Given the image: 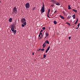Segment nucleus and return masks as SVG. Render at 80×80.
<instances>
[{
  "instance_id": "obj_1",
  "label": "nucleus",
  "mask_w": 80,
  "mask_h": 80,
  "mask_svg": "<svg viewBox=\"0 0 80 80\" xmlns=\"http://www.w3.org/2000/svg\"><path fill=\"white\" fill-rule=\"evenodd\" d=\"M40 12L41 13H43L45 12V4H44V3L43 2L42 7L40 10Z\"/></svg>"
},
{
  "instance_id": "obj_2",
  "label": "nucleus",
  "mask_w": 80,
  "mask_h": 80,
  "mask_svg": "<svg viewBox=\"0 0 80 80\" xmlns=\"http://www.w3.org/2000/svg\"><path fill=\"white\" fill-rule=\"evenodd\" d=\"M15 27V25H14V24L11 25L10 28H11V30H12V32H14V30H15V29H14Z\"/></svg>"
},
{
  "instance_id": "obj_3",
  "label": "nucleus",
  "mask_w": 80,
  "mask_h": 80,
  "mask_svg": "<svg viewBox=\"0 0 80 80\" xmlns=\"http://www.w3.org/2000/svg\"><path fill=\"white\" fill-rule=\"evenodd\" d=\"M13 12L14 13H17V8L14 7L13 9V10H12V14H13Z\"/></svg>"
},
{
  "instance_id": "obj_4",
  "label": "nucleus",
  "mask_w": 80,
  "mask_h": 80,
  "mask_svg": "<svg viewBox=\"0 0 80 80\" xmlns=\"http://www.w3.org/2000/svg\"><path fill=\"white\" fill-rule=\"evenodd\" d=\"M25 6L26 8H30V4L28 2L26 3Z\"/></svg>"
},
{
  "instance_id": "obj_5",
  "label": "nucleus",
  "mask_w": 80,
  "mask_h": 80,
  "mask_svg": "<svg viewBox=\"0 0 80 80\" xmlns=\"http://www.w3.org/2000/svg\"><path fill=\"white\" fill-rule=\"evenodd\" d=\"M50 46H49V47H48L45 53H47V52H48V51L49 50H50Z\"/></svg>"
},
{
  "instance_id": "obj_6",
  "label": "nucleus",
  "mask_w": 80,
  "mask_h": 80,
  "mask_svg": "<svg viewBox=\"0 0 80 80\" xmlns=\"http://www.w3.org/2000/svg\"><path fill=\"white\" fill-rule=\"evenodd\" d=\"M21 21V22H22V23H23V22H25L26 21L25 19V18H23L22 19Z\"/></svg>"
},
{
  "instance_id": "obj_7",
  "label": "nucleus",
  "mask_w": 80,
  "mask_h": 80,
  "mask_svg": "<svg viewBox=\"0 0 80 80\" xmlns=\"http://www.w3.org/2000/svg\"><path fill=\"white\" fill-rule=\"evenodd\" d=\"M42 47L43 48H44L45 47H46V42H44L42 45Z\"/></svg>"
},
{
  "instance_id": "obj_8",
  "label": "nucleus",
  "mask_w": 80,
  "mask_h": 80,
  "mask_svg": "<svg viewBox=\"0 0 80 80\" xmlns=\"http://www.w3.org/2000/svg\"><path fill=\"white\" fill-rule=\"evenodd\" d=\"M51 2H52V3H54V4H56V2L53 0H51Z\"/></svg>"
},
{
  "instance_id": "obj_9",
  "label": "nucleus",
  "mask_w": 80,
  "mask_h": 80,
  "mask_svg": "<svg viewBox=\"0 0 80 80\" xmlns=\"http://www.w3.org/2000/svg\"><path fill=\"white\" fill-rule=\"evenodd\" d=\"M55 4L56 5H60V4L58 2H56Z\"/></svg>"
},
{
  "instance_id": "obj_10",
  "label": "nucleus",
  "mask_w": 80,
  "mask_h": 80,
  "mask_svg": "<svg viewBox=\"0 0 80 80\" xmlns=\"http://www.w3.org/2000/svg\"><path fill=\"white\" fill-rule=\"evenodd\" d=\"M60 17H61L62 19H65V18H64L63 16H62V15H60Z\"/></svg>"
},
{
  "instance_id": "obj_11",
  "label": "nucleus",
  "mask_w": 80,
  "mask_h": 80,
  "mask_svg": "<svg viewBox=\"0 0 80 80\" xmlns=\"http://www.w3.org/2000/svg\"><path fill=\"white\" fill-rule=\"evenodd\" d=\"M9 22H12V18H10L9 19Z\"/></svg>"
},
{
  "instance_id": "obj_12",
  "label": "nucleus",
  "mask_w": 80,
  "mask_h": 80,
  "mask_svg": "<svg viewBox=\"0 0 80 80\" xmlns=\"http://www.w3.org/2000/svg\"><path fill=\"white\" fill-rule=\"evenodd\" d=\"M45 43H46H46H48V44H50V43H49V42L48 40H46L45 41Z\"/></svg>"
},
{
  "instance_id": "obj_13",
  "label": "nucleus",
  "mask_w": 80,
  "mask_h": 80,
  "mask_svg": "<svg viewBox=\"0 0 80 80\" xmlns=\"http://www.w3.org/2000/svg\"><path fill=\"white\" fill-rule=\"evenodd\" d=\"M48 33H46V37H45V38H47V37H48Z\"/></svg>"
},
{
  "instance_id": "obj_14",
  "label": "nucleus",
  "mask_w": 80,
  "mask_h": 80,
  "mask_svg": "<svg viewBox=\"0 0 80 80\" xmlns=\"http://www.w3.org/2000/svg\"><path fill=\"white\" fill-rule=\"evenodd\" d=\"M72 17H73V19H75V14H74L72 16Z\"/></svg>"
},
{
  "instance_id": "obj_15",
  "label": "nucleus",
  "mask_w": 80,
  "mask_h": 80,
  "mask_svg": "<svg viewBox=\"0 0 80 80\" xmlns=\"http://www.w3.org/2000/svg\"><path fill=\"white\" fill-rule=\"evenodd\" d=\"M72 11L74 12H76V13L77 12V10L75 9H72Z\"/></svg>"
},
{
  "instance_id": "obj_16",
  "label": "nucleus",
  "mask_w": 80,
  "mask_h": 80,
  "mask_svg": "<svg viewBox=\"0 0 80 80\" xmlns=\"http://www.w3.org/2000/svg\"><path fill=\"white\" fill-rule=\"evenodd\" d=\"M68 10H70V9H71V7H70V5H68Z\"/></svg>"
},
{
  "instance_id": "obj_17",
  "label": "nucleus",
  "mask_w": 80,
  "mask_h": 80,
  "mask_svg": "<svg viewBox=\"0 0 80 80\" xmlns=\"http://www.w3.org/2000/svg\"><path fill=\"white\" fill-rule=\"evenodd\" d=\"M16 32H17L16 30H14V31H13L14 34H15L16 33Z\"/></svg>"
},
{
  "instance_id": "obj_18",
  "label": "nucleus",
  "mask_w": 80,
  "mask_h": 80,
  "mask_svg": "<svg viewBox=\"0 0 80 80\" xmlns=\"http://www.w3.org/2000/svg\"><path fill=\"white\" fill-rule=\"evenodd\" d=\"M54 24H57V21H54Z\"/></svg>"
},
{
  "instance_id": "obj_19",
  "label": "nucleus",
  "mask_w": 80,
  "mask_h": 80,
  "mask_svg": "<svg viewBox=\"0 0 80 80\" xmlns=\"http://www.w3.org/2000/svg\"><path fill=\"white\" fill-rule=\"evenodd\" d=\"M43 35H42L41 37L40 38V39H42V38H43Z\"/></svg>"
},
{
  "instance_id": "obj_20",
  "label": "nucleus",
  "mask_w": 80,
  "mask_h": 80,
  "mask_svg": "<svg viewBox=\"0 0 80 80\" xmlns=\"http://www.w3.org/2000/svg\"><path fill=\"white\" fill-rule=\"evenodd\" d=\"M43 58H45L46 57V54H44L43 56Z\"/></svg>"
},
{
  "instance_id": "obj_21",
  "label": "nucleus",
  "mask_w": 80,
  "mask_h": 80,
  "mask_svg": "<svg viewBox=\"0 0 80 80\" xmlns=\"http://www.w3.org/2000/svg\"><path fill=\"white\" fill-rule=\"evenodd\" d=\"M66 23H67V24L68 25H70V23L67 22H66Z\"/></svg>"
},
{
  "instance_id": "obj_22",
  "label": "nucleus",
  "mask_w": 80,
  "mask_h": 80,
  "mask_svg": "<svg viewBox=\"0 0 80 80\" xmlns=\"http://www.w3.org/2000/svg\"><path fill=\"white\" fill-rule=\"evenodd\" d=\"M23 24H24V25H25L27 24V22H24L23 23Z\"/></svg>"
},
{
  "instance_id": "obj_23",
  "label": "nucleus",
  "mask_w": 80,
  "mask_h": 80,
  "mask_svg": "<svg viewBox=\"0 0 80 80\" xmlns=\"http://www.w3.org/2000/svg\"><path fill=\"white\" fill-rule=\"evenodd\" d=\"M42 29L43 30H45V27H44L42 28Z\"/></svg>"
},
{
  "instance_id": "obj_24",
  "label": "nucleus",
  "mask_w": 80,
  "mask_h": 80,
  "mask_svg": "<svg viewBox=\"0 0 80 80\" xmlns=\"http://www.w3.org/2000/svg\"><path fill=\"white\" fill-rule=\"evenodd\" d=\"M41 51H45V49H41Z\"/></svg>"
},
{
  "instance_id": "obj_25",
  "label": "nucleus",
  "mask_w": 80,
  "mask_h": 80,
  "mask_svg": "<svg viewBox=\"0 0 80 80\" xmlns=\"http://www.w3.org/2000/svg\"><path fill=\"white\" fill-rule=\"evenodd\" d=\"M22 27H25V25L23 24H22Z\"/></svg>"
},
{
  "instance_id": "obj_26",
  "label": "nucleus",
  "mask_w": 80,
  "mask_h": 80,
  "mask_svg": "<svg viewBox=\"0 0 80 80\" xmlns=\"http://www.w3.org/2000/svg\"><path fill=\"white\" fill-rule=\"evenodd\" d=\"M70 17H71V16H70V15H69L67 18H70Z\"/></svg>"
},
{
  "instance_id": "obj_27",
  "label": "nucleus",
  "mask_w": 80,
  "mask_h": 80,
  "mask_svg": "<svg viewBox=\"0 0 80 80\" xmlns=\"http://www.w3.org/2000/svg\"><path fill=\"white\" fill-rule=\"evenodd\" d=\"M54 6V5L53 4H52V5H51V7H53Z\"/></svg>"
},
{
  "instance_id": "obj_28",
  "label": "nucleus",
  "mask_w": 80,
  "mask_h": 80,
  "mask_svg": "<svg viewBox=\"0 0 80 80\" xmlns=\"http://www.w3.org/2000/svg\"><path fill=\"white\" fill-rule=\"evenodd\" d=\"M80 23H79L78 25V28H79V26H80Z\"/></svg>"
},
{
  "instance_id": "obj_29",
  "label": "nucleus",
  "mask_w": 80,
  "mask_h": 80,
  "mask_svg": "<svg viewBox=\"0 0 80 80\" xmlns=\"http://www.w3.org/2000/svg\"><path fill=\"white\" fill-rule=\"evenodd\" d=\"M50 12V9H49L48 11V13H49Z\"/></svg>"
},
{
  "instance_id": "obj_30",
  "label": "nucleus",
  "mask_w": 80,
  "mask_h": 80,
  "mask_svg": "<svg viewBox=\"0 0 80 80\" xmlns=\"http://www.w3.org/2000/svg\"><path fill=\"white\" fill-rule=\"evenodd\" d=\"M76 19H77L76 22H78V18H76Z\"/></svg>"
},
{
  "instance_id": "obj_31",
  "label": "nucleus",
  "mask_w": 80,
  "mask_h": 80,
  "mask_svg": "<svg viewBox=\"0 0 80 80\" xmlns=\"http://www.w3.org/2000/svg\"><path fill=\"white\" fill-rule=\"evenodd\" d=\"M57 13V11H55L54 12V13Z\"/></svg>"
},
{
  "instance_id": "obj_32",
  "label": "nucleus",
  "mask_w": 80,
  "mask_h": 80,
  "mask_svg": "<svg viewBox=\"0 0 80 80\" xmlns=\"http://www.w3.org/2000/svg\"><path fill=\"white\" fill-rule=\"evenodd\" d=\"M39 35H42V32H40V33H39Z\"/></svg>"
},
{
  "instance_id": "obj_33",
  "label": "nucleus",
  "mask_w": 80,
  "mask_h": 80,
  "mask_svg": "<svg viewBox=\"0 0 80 80\" xmlns=\"http://www.w3.org/2000/svg\"><path fill=\"white\" fill-rule=\"evenodd\" d=\"M71 38V37H69L68 39H69V40H70V39Z\"/></svg>"
},
{
  "instance_id": "obj_34",
  "label": "nucleus",
  "mask_w": 80,
  "mask_h": 80,
  "mask_svg": "<svg viewBox=\"0 0 80 80\" xmlns=\"http://www.w3.org/2000/svg\"><path fill=\"white\" fill-rule=\"evenodd\" d=\"M42 31H43V30H41L40 32V33H42Z\"/></svg>"
},
{
  "instance_id": "obj_35",
  "label": "nucleus",
  "mask_w": 80,
  "mask_h": 80,
  "mask_svg": "<svg viewBox=\"0 0 80 80\" xmlns=\"http://www.w3.org/2000/svg\"><path fill=\"white\" fill-rule=\"evenodd\" d=\"M77 22H77V21H76V22H75V24H76L77 23Z\"/></svg>"
},
{
  "instance_id": "obj_36",
  "label": "nucleus",
  "mask_w": 80,
  "mask_h": 80,
  "mask_svg": "<svg viewBox=\"0 0 80 80\" xmlns=\"http://www.w3.org/2000/svg\"><path fill=\"white\" fill-rule=\"evenodd\" d=\"M38 37H40V34L39 35Z\"/></svg>"
},
{
  "instance_id": "obj_37",
  "label": "nucleus",
  "mask_w": 80,
  "mask_h": 80,
  "mask_svg": "<svg viewBox=\"0 0 80 80\" xmlns=\"http://www.w3.org/2000/svg\"><path fill=\"white\" fill-rule=\"evenodd\" d=\"M40 50H42V49H39L38 50V51H40Z\"/></svg>"
},
{
  "instance_id": "obj_38",
  "label": "nucleus",
  "mask_w": 80,
  "mask_h": 80,
  "mask_svg": "<svg viewBox=\"0 0 80 80\" xmlns=\"http://www.w3.org/2000/svg\"><path fill=\"white\" fill-rule=\"evenodd\" d=\"M48 15H49V12H48Z\"/></svg>"
},
{
  "instance_id": "obj_39",
  "label": "nucleus",
  "mask_w": 80,
  "mask_h": 80,
  "mask_svg": "<svg viewBox=\"0 0 80 80\" xmlns=\"http://www.w3.org/2000/svg\"><path fill=\"white\" fill-rule=\"evenodd\" d=\"M35 8L34 7L33 8V10H35Z\"/></svg>"
},
{
  "instance_id": "obj_40",
  "label": "nucleus",
  "mask_w": 80,
  "mask_h": 80,
  "mask_svg": "<svg viewBox=\"0 0 80 80\" xmlns=\"http://www.w3.org/2000/svg\"><path fill=\"white\" fill-rule=\"evenodd\" d=\"M62 13H65V12H64V11H62Z\"/></svg>"
},
{
  "instance_id": "obj_41",
  "label": "nucleus",
  "mask_w": 80,
  "mask_h": 80,
  "mask_svg": "<svg viewBox=\"0 0 80 80\" xmlns=\"http://www.w3.org/2000/svg\"><path fill=\"white\" fill-rule=\"evenodd\" d=\"M78 28H76V29H78Z\"/></svg>"
},
{
  "instance_id": "obj_42",
  "label": "nucleus",
  "mask_w": 80,
  "mask_h": 80,
  "mask_svg": "<svg viewBox=\"0 0 80 80\" xmlns=\"http://www.w3.org/2000/svg\"><path fill=\"white\" fill-rule=\"evenodd\" d=\"M32 55H34V53H33V52L32 53Z\"/></svg>"
},
{
  "instance_id": "obj_43",
  "label": "nucleus",
  "mask_w": 80,
  "mask_h": 80,
  "mask_svg": "<svg viewBox=\"0 0 80 80\" xmlns=\"http://www.w3.org/2000/svg\"><path fill=\"white\" fill-rule=\"evenodd\" d=\"M47 16H48V15H47Z\"/></svg>"
},
{
  "instance_id": "obj_44",
  "label": "nucleus",
  "mask_w": 80,
  "mask_h": 80,
  "mask_svg": "<svg viewBox=\"0 0 80 80\" xmlns=\"http://www.w3.org/2000/svg\"><path fill=\"white\" fill-rule=\"evenodd\" d=\"M48 18H50V17H49V16H48Z\"/></svg>"
},
{
  "instance_id": "obj_45",
  "label": "nucleus",
  "mask_w": 80,
  "mask_h": 80,
  "mask_svg": "<svg viewBox=\"0 0 80 80\" xmlns=\"http://www.w3.org/2000/svg\"><path fill=\"white\" fill-rule=\"evenodd\" d=\"M49 28V29H50V28Z\"/></svg>"
},
{
  "instance_id": "obj_46",
  "label": "nucleus",
  "mask_w": 80,
  "mask_h": 80,
  "mask_svg": "<svg viewBox=\"0 0 80 80\" xmlns=\"http://www.w3.org/2000/svg\"><path fill=\"white\" fill-rule=\"evenodd\" d=\"M0 2H1V1H0Z\"/></svg>"
},
{
  "instance_id": "obj_47",
  "label": "nucleus",
  "mask_w": 80,
  "mask_h": 80,
  "mask_svg": "<svg viewBox=\"0 0 80 80\" xmlns=\"http://www.w3.org/2000/svg\"><path fill=\"white\" fill-rule=\"evenodd\" d=\"M73 27H74V26H73Z\"/></svg>"
},
{
  "instance_id": "obj_48",
  "label": "nucleus",
  "mask_w": 80,
  "mask_h": 80,
  "mask_svg": "<svg viewBox=\"0 0 80 80\" xmlns=\"http://www.w3.org/2000/svg\"><path fill=\"white\" fill-rule=\"evenodd\" d=\"M76 1H77V0H76Z\"/></svg>"
}]
</instances>
